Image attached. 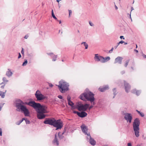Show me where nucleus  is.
<instances>
[{
	"label": "nucleus",
	"mask_w": 146,
	"mask_h": 146,
	"mask_svg": "<svg viewBox=\"0 0 146 146\" xmlns=\"http://www.w3.org/2000/svg\"><path fill=\"white\" fill-rule=\"evenodd\" d=\"M43 123L45 124H48L53 126L56 128V130L60 129L63 127L62 122L60 119L56 120L53 117L46 118Z\"/></svg>",
	"instance_id": "nucleus-1"
},
{
	"label": "nucleus",
	"mask_w": 146,
	"mask_h": 146,
	"mask_svg": "<svg viewBox=\"0 0 146 146\" xmlns=\"http://www.w3.org/2000/svg\"><path fill=\"white\" fill-rule=\"evenodd\" d=\"M88 89H86V92H85L82 94L80 97V98L82 100H84L85 99L88 101H90L92 105L95 104L94 102L95 98H94V94L90 91L87 92Z\"/></svg>",
	"instance_id": "nucleus-2"
},
{
	"label": "nucleus",
	"mask_w": 146,
	"mask_h": 146,
	"mask_svg": "<svg viewBox=\"0 0 146 146\" xmlns=\"http://www.w3.org/2000/svg\"><path fill=\"white\" fill-rule=\"evenodd\" d=\"M47 106L46 105H43L37 110V117L38 119H42L45 117L46 115L44 113H48L47 111Z\"/></svg>",
	"instance_id": "nucleus-3"
},
{
	"label": "nucleus",
	"mask_w": 146,
	"mask_h": 146,
	"mask_svg": "<svg viewBox=\"0 0 146 146\" xmlns=\"http://www.w3.org/2000/svg\"><path fill=\"white\" fill-rule=\"evenodd\" d=\"M140 124V120L139 118H136L134 119L133 123V127L136 136L138 137L139 136V126Z\"/></svg>",
	"instance_id": "nucleus-4"
},
{
	"label": "nucleus",
	"mask_w": 146,
	"mask_h": 146,
	"mask_svg": "<svg viewBox=\"0 0 146 146\" xmlns=\"http://www.w3.org/2000/svg\"><path fill=\"white\" fill-rule=\"evenodd\" d=\"M94 59L95 61H100L102 63H104L109 60L110 58L109 56L104 58L101 56L98 55V54H95Z\"/></svg>",
	"instance_id": "nucleus-5"
},
{
	"label": "nucleus",
	"mask_w": 146,
	"mask_h": 146,
	"mask_svg": "<svg viewBox=\"0 0 146 146\" xmlns=\"http://www.w3.org/2000/svg\"><path fill=\"white\" fill-rule=\"evenodd\" d=\"M69 86L68 84L64 82L61 83L60 82L58 87L61 92L64 93L69 90Z\"/></svg>",
	"instance_id": "nucleus-6"
},
{
	"label": "nucleus",
	"mask_w": 146,
	"mask_h": 146,
	"mask_svg": "<svg viewBox=\"0 0 146 146\" xmlns=\"http://www.w3.org/2000/svg\"><path fill=\"white\" fill-rule=\"evenodd\" d=\"M27 105L33 107L34 109L37 110L43 105H41L40 103L35 102L34 101H31L29 102L25 103Z\"/></svg>",
	"instance_id": "nucleus-7"
},
{
	"label": "nucleus",
	"mask_w": 146,
	"mask_h": 146,
	"mask_svg": "<svg viewBox=\"0 0 146 146\" xmlns=\"http://www.w3.org/2000/svg\"><path fill=\"white\" fill-rule=\"evenodd\" d=\"M90 104H83L81 102H78L77 109L79 111H86L88 109Z\"/></svg>",
	"instance_id": "nucleus-8"
},
{
	"label": "nucleus",
	"mask_w": 146,
	"mask_h": 146,
	"mask_svg": "<svg viewBox=\"0 0 146 146\" xmlns=\"http://www.w3.org/2000/svg\"><path fill=\"white\" fill-rule=\"evenodd\" d=\"M122 114L123 115H125L124 117V119L127 123H131L132 119V117L131 113L124 111L122 112Z\"/></svg>",
	"instance_id": "nucleus-9"
},
{
	"label": "nucleus",
	"mask_w": 146,
	"mask_h": 146,
	"mask_svg": "<svg viewBox=\"0 0 146 146\" xmlns=\"http://www.w3.org/2000/svg\"><path fill=\"white\" fill-rule=\"evenodd\" d=\"M35 95L38 101L42 100L45 98L44 95H42L38 90H37L36 91L35 94Z\"/></svg>",
	"instance_id": "nucleus-10"
},
{
	"label": "nucleus",
	"mask_w": 146,
	"mask_h": 146,
	"mask_svg": "<svg viewBox=\"0 0 146 146\" xmlns=\"http://www.w3.org/2000/svg\"><path fill=\"white\" fill-rule=\"evenodd\" d=\"M87 140L89 139L88 141L90 144L93 145H94L96 144V142L94 139L91 137L89 133L87 134Z\"/></svg>",
	"instance_id": "nucleus-11"
},
{
	"label": "nucleus",
	"mask_w": 146,
	"mask_h": 146,
	"mask_svg": "<svg viewBox=\"0 0 146 146\" xmlns=\"http://www.w3.org/2000/svg\"><path fill=\"white\" fill-rule=\"evenodd\" d=\"M22 104L21 103H16V106L17 108V111H21L25 106Z\"/></svg>",
	"instance_id": "nucleus-12"
},
{
	"label": "nucleus",
	"mask_w": 146,
	"mask_h": 146,
	"mask_svg": "<svg viewBox=\"0 0 146 146\" xmlns=\"http://www.w3.org/2000/svg\"><path fill=\"white\" fill-rule=\"evenodd\" d=\"M124 86L125 91L127 92H129L131 88L130 86L125 81H124Z\"/></svg>",
	"instance_id": "nucleus-13"
},
{
	"label": "nucleus",
	"mask_w": 146,
	"mask_h": 146,
	"mask_svg": "<svg viewBox=\"0 0 146 146\" xmlns=\"http://www.w3.org/2000/svg\"><path fill=\"white\" fill-rule=\"evenodd\" d=\"M24 114L25 116H29L30 112L28 110L26 106L21 110Z\"/></svg>",
	"instance_id": "nucleus-14"
},
{
	"label": "nucleus",
	"mask_w": 146,
	"mask_h": 146,
	"mask_svg": "<svg viewBox=\"0 0 146 146\" xmlns=\"http://www.w3.org/2000/svg\"><path fill=\"white\" fill-rule=\"evenodd\" d=\"M81 128L82 132L85 134L87 135L88 133H87V131L88 128L84 124H83L80 126Z\"/></svg>",
	"instance_id": "nucleus-15"
},
{
	"label": "nucleus",
	"mask_w": 146,
	"mask_h": 146,
	"mask_svg": "<svg viewBox=\"0 0 146 146\" xmlns=\"http://www.w3.org/2000/svg\"><path fill=\"white\" fill-rule=\"evenodd\" d=\"M123 58L122 57L120 56H118L117 58H115V60L114 63L116 64L118 63L119 64H121L122 63V61Z\"/></svg>",
	"instance_id": "nucleus-16"
},
{
	"label": "nucleus",
	"mask_w": 146,
	"mask_h": 146,
	"mask_svg": "<svg viewBox=\"0 0 146 146\" xmlns=\"http://www.w3.org/2000/svg\"><path fill=\"white\" fill-rule=\"evenodd\" d=\"M78 116L81 117L83 118L86 117L87 115V113L85 111H82L81 112H79Z\"/></svg>",
	"instance_id": "nucleus-17"
},
{
	"label": "nucleus",
	"mask_w": 146,
	"mask_h": 146,
	"mask_svg": "<svg viewBox=\"0 0 146 146\" xmlns=\"http://www.w3.org/2000/svg\"><path fill=\"white\" fill-rule=\"evenodd\" d=\"M109 89V86L108 85H106L104 86L103 87H100L99 88V90L101 92H104L106 90Z\"/></svg>",
	"instance_id": "nucleus-18"
},
{
	"label": "nucleus",
	"mask_w": 146,
	"mask_h": 146,
	"mask_svg": "<svg viewBox=\"0 0 146 146\" xmlns=\"http://www.w3.org/2000/svg\"><path fill=\"white\" fill-rule=\"evenodd\" d=\"M47 54L48 55L51 56L52 58V61H55L56 60L57 55H54V54L52 53H47Z\"/></svg>",
	"instance_id": "nucleus-19"
},
{
	"label": "nucleus",
	"mask_w": 146,
	"mask_h": 146,
	"mask_svg": "<svg viewBox=\"0 0 146 146\" xmlns=\"http://www.w3.org/2000/svg\"><path fill=\"white\" fill-rule=\"evenodd\" d=\"M13 74L11 70L8 68V71L6 72V75L8 77H10L12 76Z\"/></svg>",
	"instance_id": "nucleus-20"
},
{
	"label": "nucleus",
	"mask_w": 146,
	"mask_h": 146,
	"mask_svg": "<svg viewBox=\"0 0 146 146\" xmlns=\"http://www.w3.org/2000/svg\"><path fill=\"white\" fill-rule=\"evenodd\" d=\"M53 143L54 145H59V142L58 141V139L57 138V135L56 134L55 135V137L53 141Z\"/></svg>",
	"instance_id": "nucleus-21"
},
{
	"label": "nucleus",
	"mask_w": 146,
	"mask_h": 146,
	"mask_svg": "<svg viewBox=\"0 0 146 146\" xmlns=\"http://www.w3.org/2000/svg\"><path fill=\"white\" fill-rule=\"evenodd\" d=\"M72 104L69 105L71 107V109H74L76 108L77 109V106H78V102H77L75 106H74V104L73 103H72Z\"/></svg>",
	"instance_id": "nucleus-22"
},
{
	"label": "nucleus",
	"mask_w": 146,
	"mask_h": 146,
	"mask_svg": "<svg viewBox=\"0 0 146 146\" xmlns=\"http://www.w3.org/2000/svg\"><path fill=\"white\" fill-rule=\"evenodd\" d=\"M7 90H5L4 92L0 91V96L2 98H4L5 96V94L6 93Z\"/></svg>",
	"instance_id": "nucleus-23"
},
{
	"label": "nucleus",
	"mask_w": 146,
	"mask_h": 146,
	"mask_svg": "<svg viewBox=\"0 0 146 146\" xmlns=\"http://www.w3.org/2000/svg\"><path fill=\"white\" fill-rule=\"evenodd\" d=\"M113 94L114 95V96L113 97V98H114L115 96V95L117 94V91L116 90V89L115 88H114L113 89Z\"/></svg>",
	"instance_id": "nucleus-24"
},
{
	"label": "nucleus",
	"mask_w": 146,
	"mask_h": 146,
	"mask_svg": "<svg viewBox=\"0 0 146 146\" xmlns=\"http://www.w3.org/2000/svg\"><path fill=\"white\" fill-rule=\"evenodd\" d=\"M84 44V46H85V48L87 49L88 47V45L86 42H82L81 43V44Z\"/></svg>",
	"instance_id": "nucleus-25"
},
{
	"label": "nucleus",
	"mask_w": 146,
	"mask_h": 146,
	"mask_svg": "<svg viewBox=\"0 0 146 146\" xmlns=\"http://www.w3.org/2000/svg\"><path fill=\"white\" fill-rule=\"evenodd\" d=\"M58 136L60 139H62L64 137V136L61 134V132H60L58 133Z\"/></svg>",
	"instance_id": "nucleus-26"
},
{
	"label": "nucleus",
	"mask_w": 146,
	"mask_h": 146,
	"mask_svg": "<svg viewBox=\"0 0 146 146\" xmlns=\"http://www.w3.org/2000/svg\"><path fill=\"white\" fill-rule=\"evenodd\" d=\"M131 11H130V14H127V15H129V18L131 19V21H132V19H131V12H132V11L134 10V9L133 8V7H131Z\"/></svg>",
	"instance_id": "nucleus-27"
},
{
	"label": "nucleus",
	"mask_w": 146,
	"mask_h": 146,
	"mask_svg": "<svg viewBox=\"0 0 146 146\" xmlns=\"http://www.w3.org/2000/svg\"><path fill=\"white\" fill-rule=\"evenodd\" d=\"M136 111H137V112H138V113L139 114V115H140L142 117H143L144 115V114L142 112H140V111H138V110H136Z\"/></svg>",
	"instance_id": "nucleus-28"
},
{
	"label": "nucleus",
	"mask_w": 146,
	"mask_h": 146,
	"mask_svg": "<svg viewBox=\"0 0 146 146\" xmlns=\"http://www.w3.org/2000/svg\"><path fill=\"white\" fill-rule=\"evenodd\" d=\"M52 17L56 20H57V18L55 16L54 13L53 12V10H52Z\"/></svg>",
	"instance_id": "nucleus-29"
},
{
	"label": "nucleus",
	"mask_w": 146,
	"mask_h": 146,
	"mask_svg": "<svg viewBox=\"0 0 146 146\" xmlns=\"http://www.w3.org/2000/svg\"><path fill=\"white\" fill-rule=\"evenodd\" d=\"M129 61V59L127 60L126 61V62H125V64L124 65V66L125 67H127V66L128 65V64Z\"/></svg>",
	"instance_id": "nucleus-30"
},
{
	"label": "nucleus",
	"mask_w": 146,
	"mask_h": 146,
	"mask_svg": "<svg viewBox=\"0 0 146 146\" xmlns=\"http://www.w3.org/2000/svg\"><path fill=\"white\" fill-rule=\"evenodd\" d=\"M28 62L27 61V60H25V61L23 62L22 65L23 66H26Z\"/></svg>",
	"instance_id": "nucleus-31"
},
{
	"label": "nucleus",
	"mask_w": 146,
	"mask_h": 146,
	"mask_svg": "<svg viewBox=\"0 0 146 146\" xmlns=\"http://www.w3.org/2000/svg\"><path fill=\"white\" fill-rule=\"evenodd\" d=\"M70 98H71L70 97H67V100L68 101V105H70V102H71V101L70 100Z\"/></svg>",
	"instance_id": "nucleus-32"
},
{
	"label": "nucleus",
	"mask_w": 146,
	"mask_h": 146,
	"mask_svg": "<svg viewBox=\"0 0 146 146\" xmlns=\"http://www.w3.org/2000/svg\"><path fill=\"white\" fill-rule=\"evenodd\" d=\"M141 93V91L140 90H137L136 94L137 96H139Z\"/></svg>",
	"instance_id": "nucleus-33"
},
{
	"label": "nucleus",
	"mask_w": 146,
	"mask_h": 146,
	"mask_svg": "<svg viewBox=\"0 0 146 146\" xmlns=\"http://www.w3.org/2000/svg\"><path fill=\"white\" fill-rule=\"evenodd\" d=\"M25 121L27 124H29L30 123V121L29 120L27 119H25Z\"/></svg>",
	"instance_id": "nucleus-34"
},
{
	"label": "nucleus",
	"mask_w": 146,
	"mask_h": 146,
	"mask_svg": "<svg viewBox=\"0 0 146 146\" xmlns=\"http://www.w3.org/2000/svg\"><path fill=\"white\" fill-rule=\"evenodd\" d=\"M137 90L135 89H134L131 91V93L133 94H136Z\"/></svg>",
	"instance_id": "nucleus-35"
},
{
	"label": "nucleus",
	"mask_w": 146,
	"mask_h": 146,
	"mask_svg": "<svg viewBox=\"0 0 146 146\" xmlns=\"http://www.w3.org/2000/svg\"><path fill=\"white\" fill-rule=\"evenodd\" d=\"M17 102H18V103H21L22 104H23L24 103L20 99H18L17 100Z\"/></svg>",
	"instance_id": "nucleus-36"
},
{
	"label": "nucleus",
	"mask_w": 146,
	"mask_h": 146,
	"mask_svg": "<svg viewBox=\"0 0 146 146\" xmlns=\"http://www.w3.org/2000/svg\"><path fill=\"white\" fill-rule=\"evenodd\" d=\"M3 80L4 82H7L8 81V80H6V78L5 77H3Z\"/></svg>",
	"instance_id": "nucleus-37"
},
{
	"label": "nucleus",
	"mask_w": 146,
	"mask_h": 146,
	"mask_svg": "<svg viewBox=\"0 0 146 146\" xmlns=\"http://www.w3.org/2000/svg\"><path fill=\"white\" fill-rule=\"evenodd\" d=\"M21 53L23 54V55H24V49L23 48H22V50L21 51Z\"/></svg>",
	"instance_id": "nucleus-38"
},
{
	"label": "nucleus",
	"mask_w": 146,
	"mask_h": 146,
	"mask_svg": "<svg viewBox=\"0 0 146 146\" xmlns=\"http://www.w3.org/2000/svg\"><path fill=\"white\" fill-rule=\"evenodd\" d=\"M113 48L112 47L111 49L109 51V52L110 53H111L112 52V51H113Z\"/></svg>",
	"instance_id": "nucleus-39"
},
{
	"label": "nucleus",
	"mask_w": 146,
	"mask_h": 146,
	"mask_svg": "<svg viewBox=\"0 0 146 146\" xmlns=\"http://www.w3.org/2000/svg\"><path fill=\"white\" fill-rule=\"evenodd\" d=\"M69 17H70L71 14L72 13V11L71 10H69Z\"/></svg>",
	"instance_id": "nucleus-40"
},
{
	"label": "nucleus",
	"mask_w": 146,
	"mask_h": 146,
	"mask_svg": "<svg viewBox=\"0 0 146 146\" xmlns=\"http://www.w3.org/2000/svg\"><path fill=\"white\" fill-rule=\"evenodd\" d=\"M73 113L75 114H77L78 115V113H79V112L75 111H73Z\"/></svg>",
	"instance_id": "nucleus-41"
},
{
	"label": "nucleus",
	"mask_w": 146,
	"mask_h": 146,
	"mask_svg": "<svg viewBox=\"0 0 146 146\" xmlns=\"http://www.w3.org/2000/svg\"><path fill=\"white\" fill-rule=\"evenodd\" d=\"M142 56L144 58H146V55L143 53V52H142Z\"/></svg>",
	"instance_id": "nucleus-42"
},
{
	"label": "nucleus",
	"mask_w": 146,
	"mask_h": 146,
	"mask_svg": "<svg viewBox=\"0 0 146 146\" xmlns=\"http://www.w3.org/2000/svg\"><path fill=\"white\" fill-rule=\"evenodd\" d=\"M58 97L60 99H62V98H63L62 96L60 95H59L58 96Z\"/></svg>",
	"instance_id": "nucleus-43"
},
{
	"label": "nucleus",
	"mask_w": 146,
	"mask_h": 146,
	"mask_svg": "<svg viewBox=\"0 0 146 146\" xmlns=\"http://www.w3.org/2000/svg\"><path fill=\"white\" fill-rule=\"evenodd\" d=\"M89 24L91 26H94V25L93 24V23H92L90 21H89Z\"/></svg>",
	"instance_id": "nucleus-44"
},
{
	"label": "nucleus",
	"mask_w": 146,
	"mask_h": 146,
	"mask_svg": "<svg viewBox=\"0 0 146 146\" xmlns=\"http://www.w3.org/2000/svg\"><path fill=\"white\" fill-rule=\"evenodd\" d=\"M93 107V106L92 105H91L90 107L89 106L88 109L89 110H90L91 108H92Z\"/></svg>",
	"instance_id": "nucleus-45"
},
{
	"label": "nucleus",
	"mask_w": 146,
	"mask_h": 146,
	"mask_svg": "<svg viewBox=\"0 0 146 146\" xmlns=\"http://www.w3.org/2000/svg\"><path fill=\"white\" fill-rule=\"evenodd\" d=\"M2 135V129L0 128V136Z\"/></svg>",
	"instance_id": "nucleus-46"
},
{
	"label": "nucleus",
	"mask_w": 146,
	"mask_h": 146,
	"mask_svg": "<svg viewBox=\"0 0 146 146\" xmlns=\"http://www.w3.org/2000/svg\"><path fill=\"white\" fill-rule=\"evenodd\" d=\"M19 56L18 57V58L19 59L21 57V55L20 53H19Z\"/></svg>",
	"instance_id": "nucleus-47"
},
{
	"label": "nucleus",
	"mask_w": 146,
	"mask_h": 146,
	"mask_svg": "<svg viewBox=\"0 0 146 146\" xmlns=\"http://www.w3.org/2000/svg\"><path fill=\"white\" fill-rule=\"evenodd\" d=\"M120 38H121V39H125V38H124V36H120Z\"/></svg>",
	"instance_id": "nucleus-48"
},
{
	"label": "nucleus",
	"mask_w": 146,
	"mask_h": 146,
	"mask_svg": "<svg viewBox=\"0 0 146 146\" xmlns=\"http://www.w3.org/2000/svg\"><path fill=\"white\" fill-rule=\"evenodd\" d=\"M24 120H25V118H23L20 121V123H22Z\"/></svg>",
	"instance_id": "nucleus-49"
},
{
	"label": "nucleus",
	"mask_w": 146,
	"mask_h": 146,
	"mask_svg": "<svg viewBox=\"0 0 146 146\" xmlns=\"http://www.w3.org/2000/svg\"><path fill=\"white\" fill-rule=\"evenodd\" d=\"M124 42L123 40H121L119 42V43L120 44H123Z\"/></svg>",
	"instance_id": "nucleus-50"
},
{
	"label": "nucleus",
	"mask_w": 146,
	"mask_h": 146,
	"mask_svg": "<svg viewBox=\"0 0 146 146\" xmlns=\"http://www.w3.org/2000/svg\"><path fill=\"white\" fill-rule=\"evenodd\" d=\"M28 37H29V36L28 35H26L24 37V38L25 39H27Z\"/></svg>",
	"instance_id": "nucleus-51"
},
{
	"label": "nucleus",
	"mask_w": 146,
	"mask_h": 146,
	"mask_svg": "<svg viewBox=\"0 0 146 146\" xmlns=\"http://www.w3.org/2000/svg\"><path fill=\"white\" fill-rule=\"evenodd\" d=\"M125 73V71H124V70L122 71L121 72V74H124Z\"/></svg>",
	"instance_id": "nucleus-52"
},
{
	"label": "nucleus",
	"mask_w": 146,
	"mask_h": 146,
	"mask_svg": "<svg viewBox=\"0 0 146 146\" xmlns=\"http://www.w3.org/2000/svg\"><path fill=\"white\" fill-rule=\"evenodd\" d=\"M127 146H132L131 143H127Z\"/></svg>",
	"instance_id": "nucleus-53"
},
{
	"label": "nucleus",
	"mask_w": 146,
	"mask_h": 146,
	"mask_svg": "<svg viewBox=\"0 0 146 146\" xmlns=\"http://www.w3.org/2000/svg\"><path fill=\"white\" fill-rule=\"evenodd\" d=\"M5 84L4 85H3V86H1V88L2 89H3L4 88V87H5Z\"/></svg>",
	"instance_id": "nucleus-54"
},
{
	"label": "nucleus",
	"mask_w": 146,
	"mask_h": 146,
	"mask_svg": "<svg viewBox=\"0 0 146 146\" xmlns=\"http://www.w3.org/2000/svg\"><path fill=\"white\" fill-rule=\"evenodd\" d=\"M49 86H50V87H52L53 86V85H52V84H49Z\"/></svg>",
	"instance_id": "nucleus-55"
},
{
	"label": "nucleus",
	"mask_w": 146,
	"mask_h": 146,
	"mask_svg": "<svg viewBox=\"0 0 146 146\" xmlns=\"http://www.w3.org/2000/svg\"><path fill=\"white\" fill-rule=\"evenodd\" d=\"M134 51H135L137 53H138V50L136 49H134Z\"/></svg>",
	"instance_id": "nucleus-56"
},
{
	"label": "nucleus",
	"mask_w": 146,
	"mask_h": 146,
	"mask_svg": "<svg viewBox=\"0 0 146 146\" xmlns=\"http://www.w3.org/2000/svg\"><path fill=\"white\" fill-rule=\"evenodd\" d=\"M57 21H59V23L60 24H61V20H58L57 19V20H56Z\"/></svg>",
	"instance_id": "nucleus-57"
},
{
	"label": "nucleus",
	"mask_w": 146,
	"mask_h": 146,
	"mask_svg": "<svg viewBox=\"0 0 146 146\" xmlns=\"http://www.w3.org/2000/svg\"><path fill=\"white\" fill-rule=\"evenodd\" d=\"M115 8L116 10L117 9L118 7L115 5Z\"/></svg>",
	"instance_id": "nucleus-58"
},
{
	"label": "nucleus",
	"mask_w": 146,
	"mask_h": 146,
	"mask_svg": "<svg viewBox=\"0 0 146 146\" xmlns=\"http://www.w3.org/2000/svg\"><path fill=\"white\" fill-rule=\"evenodd\" d=\"M21 123H20V122L19 121V123H17L16 124L17 125H19Z\"/></svg>",
	"instance_id": "nucleus-59"
},
{
	"label": "nucleus",
	"mask_w": 146,
	"mask_h": 146,
	"mask_svg": "<svg viewBox=\"0 0 146 146\" xmlns=\"http://www.w3.org/2000/svg\"><path fill=\"white\" fill-rule=\"evenodd\" d=\"M117 46H117H117H114V48H115V49H116V48H117Z\"/></svg>",
	"instance_id": "nucleus-60"
},
{
	"label": "nucleus",
	"mask_w": 146,
	"mask_h": 146,
	"mask_svg": "<svg viewBox=\"0 0 146 146\" xmlns=\"http://www.w3.org/2000/svg\"><path fill=\"white\" fill-rule=\"evenodd\" d=\"M124 44L125 45V44H127V42H124Z\"/></svg>",
	"instance_id": "nucleus-61"
},
{
	"label": "nucleus",
	"mask_w": 146,
	"mask_h": 146,
	"mask_svg": "<svg viewBox=\"0 0 146 146\" xmlns=\"http://www.w3.org/2000/svg\"><path fill=\"white\" fill-rule=\"evenodd\" d=\"M61 0H56V1L58 2V3H59V2Z\"/></svg>",
	"instance_id": "nucleus-62"
},
{
	"label": "nucleus",
	"mask_w": 146,
	"mask_h": 146,
	"mask_svg": "<svg viewBox=\"0 0 146 146\" xmlns=\"http://www.w3.org/2000/svg\"><path fill=\"white\" fill-rule=\"evenodd\" d=\"M72 103H73V102H72V101H71V102H70V105H71L72 104Z\"/></svg>",
	"instance_id": "nucleus-63"
},
{
	"label": "nucleus",
	"mask_w": 146,
	"mask_h": 146,
	"mask_svg": "<svg viewBox=\"0 0 146 146\" xmlns=\"http://www.w3.org/2000/svg\"><path fill=\"white\" fill-rule=\"evenodd\" d=\"M119 42L117 43V46H118L119 44Z\"/></svg>",
	"instance_id": "nucleus-64"
}]
</instances>
